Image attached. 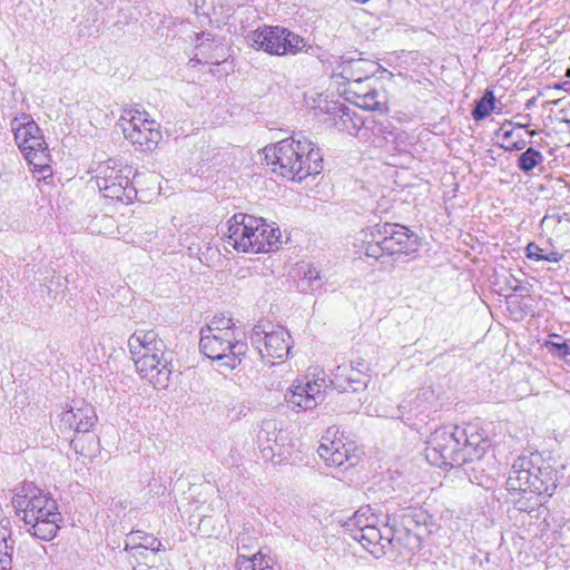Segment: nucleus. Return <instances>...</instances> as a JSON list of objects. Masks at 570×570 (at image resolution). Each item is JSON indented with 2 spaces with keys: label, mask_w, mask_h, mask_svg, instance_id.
<instances>
[{
  "label": "nucleus",
  "mask_w": 570,
  "mask_h": 570,
  "mask_svg": "<svg viewBox=\"0 0 570 570\" xmlns=\"http://www.w3.org/2000/svg\"><path fill=\"white\" fill-rule=\"evenodd\" d=\"M265 159L272 170L293 181L316 176L323 169V154L309 139L286 138L264 148Z\"/></svg>",
  "instance_id": "f257e3e1"
},
{
  "label": "nucleus",
  "mask_w": 570,
  "mask_h": 570,
  "mask_svg": "<svg viewBox=\"0 0 570 570\" xmlns=\"http://www.w3.org/2000/svg\"><path fill=\"white\" fill-rule=\"evenodd\" d=\"M12 504L32 537L43 541L56 537L62 518L56 501L43 490L24 483L14 489Z\"/></svg>",
  "instance_id": "f03ea898"
},
{
  "label": "nucleus",
  "mask_w": 570,
  "mask_h": 570,
  "mask_svg": "<svg viewBox=\"0 0 570 570\" xmlns=\"http://www.w3.org/2000/svg\"><path fill=\"white\" fill-rule=\"evenodd\" d=\"M243 331L232 317L214 316L200 328L199 350L208 358L226 370H234L247 353Z\"/></svg>",
  "instance_id": "7ed1b4c3"
},
{
  "label": "nucleus",
  "mask_w": 570,
  "mask_h": 570,
  "mask_svg": "<svg viewBox=\"0 0 570 570\" xmlns=\"http://www.w3.org/2000/svg\"><path fill=\"white\" fill-rule=\"evenodd\" d=\"M128 348L137 371L156 389H165L170 381L171 357L163 340L154 331L137 330L128 338Z\"/></svg>",
  "instance_id": "20e7f679"
},
{
  "label": "nucleus",
  "mask_w": 570,
  "mask_h": 570,
  "mask_svg": "<svg viewBox=\"0 0 570 570\" xmlns=\"http://www.w3.org/2000/svg\"><path fill=\"white\" fill-rule=\"evenodd\" d=\"M282 233L263 216H232L228 220L229 243L239 252L268 253L281 244Z\"/></svg>",
  "instance_id": "39448f33"
},
{
  "label": "nucleus",
  "mask_w": 570,
  "mask_h": 570,
  "mask_svg": "<svg viewBox=\"0 0 570 570\" xmlns=\"http://www.w3.org/2000/svg\"><path fill=\"white\" fill-rule=\"evenodd\" d=\"M557 488V475L541 454L519 456L512 464L507 480L510 492L530 491L538 495L551 497Z\"/></svg>",
  "instance_id": "423d86ee"
},
{
  "label": "nucleus",
  "mask_w": 570,
  "mask_h": 570,
  "mask_svg": "<svg viewBox=\"0 0 570 570\" xmlns=\"http://www.w3.org/2000/svg\"><path fill=\"white\" fill-rule=\"evenodd\" d=\"M246 41L257 50L276 56L297 55L302 51L315 55L318 50L308 45L303 37L279 26L257 28L247 35Z\"/></svg>",
  "instance_id": "0eeeda50"
},
{
  "label": "nucleus",
  "mask_w": 570,
  "mask_h": 570,
  "mask_svg": "<svg viewBox=\"0 0 570 570\" xmlns=\"http://www.w3.org/2000/svg\"><path fill=\"white\" fill-rule=\"evenodd\" d=\"M132 175L131 167L119 166L109 159L98 166L96 184L106 199L128 205L137 196V190L130 181Z\"/></svg>",
  "instance_id": "6e6552de"
},
{
  "label": "nucleus",
  "mask_w": 570,
  "mask_h": 570,
  "mask_svg": "<svg viewBox=\"0 0 570 570\" xmlns=\"http://www.w3.org/2000/svg\"><path fill=\"white\" fill-rule=\"evenodd\" d=\"M456 426L436 429L425 448V458L431 465L448 469L466 463Z\"/></svg>",
  "instance_id": "1a4fd4ad"
},
{
  "label": "nucleus",
  "mask_w": 570,
  "mask_h": 570,
  "mask_svg": "<svg viewBox=\"0 0 570 570\" xmlns=\"http://www.w3.org/2000/svg\"><path fill=\"white\" fill-rule=\"evenodd\" d=\"M384 524L371 505L361 507L345 523L352 538L376 559L384 556V546L381 542Z\"/></svg>",
  "instance_id": "9d476101"
},
{
  "label": "nucleus",
  "mask_w": 570,
  "mask_h": 570,
  "mask_svg": "<svg viewBox=\"0 0 570 570\" xmlns=\"http://www.w3.org/2000/svg\"><path fill=\"white\" fill-rule=\"evenodd\" d=\"M14 140L30 165L47 167L48 149L41 129L28 114H20L11 120Z\"/></svg>",
  "instance_id": "9b49d317"
},
{
  "label": "nucleus",
  "mask_w": 570,
  "mask_h": 570,
  "mask_svg": "<svg viewBox=\"0 0 570 570\" xmlns=\"http://www.w3.org/2000/svg\"><path fill=\"white\" fill-rule=\"evenodd\" d=\"M249 338L261 357L271 365L284 361L292 347L289 333L279 325L269 324L266 327L257 324L253 327Z\"/></svg>",
  "instance_id": "f8f14e48"
},
{
  "label": "nucleus",
  "mask_w": 570,
  "mask_h": 570,
  "mask_svg": "<svg viewBox=\"0 0 570 570\" xmlns=\"http://www.w3.org/2000/svg\"><path fill=\"white\" fill-rule=\"evenodd\" d=\"M256 442L266 461L279 463L289 454L288 432L273 420H265L258 425Z\"/></svg>",
  "instance_id": "ddd939ff"
},
{
  "label": "nucleus",
  "mask_w": 570,
  "mask_h": 570,
  "mask_svg": "<svg viewBox=\"0 0 570 570\" xmlns=\"http://www.w3.org/2000/svg\"><path fill=\"white\" fill-rule=\"evenodd\" d=\"M338 430L327 429L322 436L317 453L328 468H341L345 470L357 464L360 456L354 452L352 445H346L341 439L336 438Z\"/></svg>",
  "instance_id": "4468645a"
},
{
  "label": "nucleus",
  "mask_w": 570,
  "mask_h": 570,
  "mask_svg": "<svg viewBox=\"0 0 570 570\" xmlns=\"http://www.w3.org/2000/svg\"><path fill=\"white\" fill-rule=\"evenodd\" d=\"M379 233L383 235V249L389 255H409L420 247L417 235L403 225L385 224L379 229Z\"/></svg>",
  "instance_id": "2eb2a0df"
},
{
  "label": "nucleus",
  "mask_w": 570,
  "mask_h": 570,
  "mask_svg": "<svg viewBox=\"0 0 570 570\" xmlns=\"http://www.w3.org/2000/svg\"><path fill=\"white\" fill-rule=\"evenodd\" d=\"M60 421L77 434H86L97 423V414L94 406L85 400H72L69 409L61 413Z\"/></svg>",
  "instance_id": "dca6fc26"
},
{
  "label": "nucleus",
  "mask_w": 570,
  "mask_h": 570,
  "mask_svg": "<svg viewBox=\"0 0 570 570\" xmlns=\"http://www.w3.org/2000/svg\"><path fill=\"white\" fill-rule=\"evenodd\" d=\"M365 364L344 363L332 372L330 383L340 392H357L366 386Z\"/></svg>",
  "instance_id": "f3484780"
},
{
  "label": "nucleus",
  "mask_w": 570,
  "mask_h": 570,
  "mask_svg": "<svg viewBox=\"0 0 570 570\" xmlns=\"http://www.w3.org/2000/svg\"><path fill=\"white\" fill-rule=\"evenodd\" d=\"M384 534L381 540L384 546V556L390 550H395L400 556L414 553L421 547V539L407 528L395 529L384 524Z\"/></svg>",
  "instance_id": "a211bd4d"
},
{
  "label": "nucleus",
  "mask_w": 570,
  "mask_h": 570,
  "mask_svg": "<svg viewBox=\"0 0 570 570\" xmlns=\"http://www.w3.org/2000/svg\"><path fill=\"white\" fill-rule=\"evenodd\" d=\"M326 375L323 371H309L305 376L294 381V387L299 392L307 393L305 406H317L323 402L327 389Z\"/></svg>",
  "instance_id": "6ab92c4d"
},
{
  "label": "nucleus",
  "mask_w": 570,
  "mask_h": 570,
  "mask_svg": "<svg viewBox=\"0 0 570 570\" xmlns=\"http://www.w3.org/2000/svg\"><path fill=\"white\" fill-rule=\"evenodd\" d=\"M456 430L466 463L480 460L489 448L488 439L480 432L475 424H469L466 428L456 426Z\"/></svg>",
  "instance_id": "aec40b11"
},
{
  "label": "nucleus",
  "mask_w": 570,
  "mask_h": 570,
  "mask_svg": "<svg viewBox=\"0 0 570 570\" xmlns=\"http://www.w3.org/2000/svg\"><path fill=\"white\" fill-rule=\"evenodd\" d=\"M377 63L365 59H350L342 65L341 76L350 86H360L364 81H372Z\"/></svg>",
  "instance_id": "412c9836"
},
{
  "label": "nucleus",
  "mask_w": 570,
  "mask_h": 570,
  "mask_svg": "<svg viewBox=\"0 0 570 570\" xmlns=\"http://www.w3.org/2000/svg\"><path fill=\"white\" fill-rule=\"evenodd\" d=\"M328 112L331 115L338 116V119L334 122L335 127L352 136H356L364 124L362 118L344 104H334L328 108Z\"/></svg>",
  "instance_id": "4be33fe9"
},
{
  "label": "nucleus",
  "mask_w": 570,
  "mask_h": 570,
  "mask_svg": "<svg viewBox=\"0 0 570 570\" xmlns=\"http://www.w3.org/2000/svg\"><path fill=\"white\" fill-rule=\"evenodd\" d=\"M125 137L135 145H139L144 150H153L161 139L159 126L154 121V126H144L137 129H122Z\"/></svg>",
  "instance_id": "5701e85b"
},
{
  "label": "nucleus",
  "mask_w": 570,
  "mask_h": 570,
  "mask_svg": "<svg viewBox=\"0 0 570 570\" xmlns=\"http://www.w3.org/2000/svg\"><path fill=\"white\" fill-rule=\"evenodd\" d=\"M141 539L144 541L130 548V558H141L142 560L146 561H156L157 552L160 550L161 542L153 535H145Z\"/></svg>",
  "instance_id": "b1692460"
},
{
  "label": "nucleus",
  "mask_w": 570,
  "mask_h": 570,
  "mask_svg": "<svg viewBox=\"0 0 570 570\" xmlns=\"http://www.w3.org/2000/svg\"><path fill=\"white\" fill-rule=\"evenodd\" d=\"M237 568L238 570H275L271 563V558L261 551L253 556L240 553L237 558Z\"/></svg>",
  "instance_id": "393cba45"
},
{
  "label": "nucleus",
  "mask_w": 570,
  "mask_h": 570,
  "mask_svg": "<svg viewBox=\"0 0 570 570\" xmlns=\"http://www.w3.org/2000/svg\"><path fill=\"white\" fill-rule=\"evenodd\" d=\"M120 120L124 122V129H137L144 126H154V119H150L147 111L135 109H125Z\"/></svg>",
  "instance_id": "a878e982"
},
{
  "label": "nucleus",
  "mask_w": 570,
  "mask_h": 570,
  "mask_svg": "<svg viewBox=\"0 0 570 570\" xmlns=\"http://www.w3.org/2000/svg\"><path fill=\"white\" fill-rule=\"evenodd\" d=\"M543 161L544 156L539 150L529 147L519 155L517 166L522 173L529 174L537 167H540V171H542Z\"/></svg>",
  "instance_id": "bb28decb"
},
{
  "label": "nucleus",
  "mask_w": 570,
  "mask_h": 570,
  "mask_svg": "<svg viewBox=\"0 0 570 570\" xmlns=\"http://www.w3.org/2000/svg\"><path fill=\"white\" fill-rule=\"evenodd\" d=\"M324 283L325 281L321 271L314 265H308L298 282V287L302 292H314L322 288Z\"/></svg>",
  "instance_id": "cd10ccee"
},
{
  "label": "nucleus",
  "mask_w": 570,
  "mask_h": 570,
  "mask_svg": "<svg viewBox=\"0 0 570 570\" xmlns=\"http://www.w3.org/2000/svg\"><path fill=\"white\" fill-rule=\"evenodd\" d=\"M495 97L492 90L487 89L484 95L475 101L472 110V117L475 121H480L490 116L491 111L495 109Z\"/></svg>",
  "instance_id": "c85d7f7f"
},
{
  "label": "nucleus",
  "mask_w": 570,
  "mask_h": 570,
  "mask_svg": "<svg viewBox=\"0 0 570 570\" xmlns=\"http://www.w3.org/2000/svg\"><path fill=\"white\" fill-rule=\"evenodd\" d=\"M525 255L529 259L533 261H547L550 263H558L562 259V254L550 250L547 252L544 248H541L535 243H529L525 247Z\"/></svg>",
  "instance_id": "c756f323"
},
{
  "label": "nucleus",
  "mask_w": 570,
  "mask_h": 570,
  "mask_svg": "<svg viewBox=\"0 0 570 570\" xmlns=\"http://www.w3.org/2000/svg\"><path fill=\"white\" fill-rule=\"evenodd\" d=\"M355 95L360 99V101H357L356 104L361 108L373 111L382 110L383 104L377 99L379 91L372 88L371 86H367L365 92H358L357 90H355Z\"/></svg>",
  "instance_id": "7c9ffc66"
},
{
  "label": "nucleus",
  "mask_w": 570,
  "mask_h": 570,
  "mask_svg": "<svg viewBox=\"0 0 570 570\" xmlns=\"http://www.w3.org/2000/svg\"><path fill=\"white\" fill-rule=\"evenodd\" d=\"M306 397H307V393L297 391V389L294 387V382L292 383L291 387L285 393V400H286L287 404L293 410H295V409H297V410L314 409L315 406H305L304 405Z\"/></svg>",
  "instance_id": "2f4dec72"
},
{
  "label": "nucleus",
  "mask_w": 570,
  "mask_h": 570,
  "mask_svg": "<svg viewBox=\"0 0 570 570\" xmlns=\"http://www.w3.org/2000/svg\"><path fill=\"white\" fill-rule=\"evenodd\" d=\"M546 346L550 352L556 353L559 357L566 360L570 356V344L566 341L561 342H547Z\"/></svg>",
  "instance_id": "473e14b6"
},
{
  "label": "nucleus",
  "mask_w": 570,
  "mask_h": 570,
  "mask_svg": "<svg viewBox=\"0 0 570 570\" xmlns=\"http://www.w3.org/2000/svg\"><path fill=\"white\" fill-rule=\"evenodd\" d=\"M4 538H0V570H8L11 564V553Z\"/></svg>",
  "instance_id": "72a5a7b5"
},
{
  "label": "nucleus",
  "mask_w": 570,
  "mask_h": 570,
  "mask_svg": "<svg viewBox=\"0 0 570 570\" xmlns=\"http://www.w3.org/2000/svg\"><path fill=\"white\" fill-rule=\"evenodd\" d=\"M252 539L249 538L248 533L247 532H243L239 534L238 537V556L242 553L240 551H248L253 544H252Z\"/></svg>",
  "instance_id": "f704fd0d"
},
{
  "label": "nucleus",
  "mask_w": 570,
  "mask_h": 570,
  "mask_svg": "<svg viewBox=\"0 0 570 570\" xmlns=\"http://www.w3.org/2000/svg\"><path fill=\"white\" fill-rule=\"evenodd\" d=\"M384 253H386V250L383 249L382 239L374 245H368L366 248V255L371 257L379 258Z\"/></svg>",
  "instance_id": "c9c22d12"
},
{
  "label": "nucleus",
  "mask_w": 570,
  "mask_h": 570,
  "mask_svg": "<svg viewBox=\"0 0 570 570\" xmlns=\"http://www.w3.org/2000/svg\"><path fill=\"white\" fill-rule=\"evenodd\" d=\"M70 446L75 450L76 453L80 455L87 456L88 453L86 452V449L83 446V442L81 438H75L70 441Z\"/></svg>",
  "instance_id": "e433bc0d"
},
{
  "label": "nucleus",
  "mask_w": 570,
  "mask_h": 570,
  "mask_svg": "<svg viewBox=\"0 0 570 570\" xmlns=\"http://www.w3.org/2000/svg\"><path fill=\"white\" fill-rule=\"evenodd\" d=\"M525 146V142L523 140L512 142L511 146L505 147L507 150H521Z\"/></svg>",
  "instance_id": "4c0bfd02"
},
{
  "label": "nucleus",
  "mask_w": 570,
  "mask_h": 570,
  "mask_svg": "<svg viewBox=\"0 0 570 570\" xmlns=\"http://www.w3.org/2000/svg\"><path fill=\"white\" fill-rule=\"evenodd\" d=\"M501 131H502V138L504 141H509V139L512 137L513 135V129H505L504 126L501 127Z\"/></svg>",
  "instance_id": "58836bf2"
},
{
  "label": "nucleus",
  "mask_w": 570,
  "mask_h": 570,
  "mask_svg": "<svg viewBox=\"0 0 570 570\" xmlns=\"http://www.w3.org/2000/svg\"><path fill=\"white\" fill-rule=\"evenodd\" d=\"M351 90L355 94V90H357L358 92H365L366 89H363L361 88V85L360 86H351Z\"/></svg>",
  "instance_id": "ea45409f"
},
{
  "label": "nucleus",
  "mask_w": 570,
  "mask_h": 570,
  "mask_svg": "<svg viewBox=\"0 0 570 570\" xmlns=\"http://www.w3.org/2000/svg\"><path fill=\"white\" fill-rule=\"evenodd\" d=\"M557 217H558V216H548V215H544V216H543V219H542V222H541V224H544V223H546V222H548L550 218H553V219H554V218H557Z\"/></svg>",
  "instance_id": "a19ab883"
},
{
  "label": "nucleus",
  "mask_w": 570,
  "mask_h": 570,
  "mask_svg": "<svg viewBox=\"0 0 570 570\" xmlns=\"http://www.w3.org/2000/svg\"><path fill=\"white\" fill-rule=\"evenodd\" d=\"M97 232H98V234H101V233H104V234H111L112 233V232H107V230L106 232L97 230Z\"/></svg>",
  "instance_id": "79ce46f5"
},
{
  "label": "nucleus",
  "mask_w": 570,
  "mask_h": 570,
  "mask_svg": "<svg viewBox=\"0 0 570 570\" xmlns=\"http://www.w3.org/2000/svg\"><path fill=\"white\" fill-rule=\"evenodd\" d=\"M101 220H105L106 218H108V216H100Z\"/></svg>",
  "instance_id": "37998d69"
}]
</instances>
